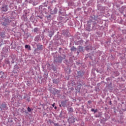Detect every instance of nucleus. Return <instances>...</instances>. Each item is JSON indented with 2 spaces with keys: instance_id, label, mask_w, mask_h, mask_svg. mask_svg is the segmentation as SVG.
Instances as JSON below:
<instances>
[{
  "instance_id": "obj_5",
  "label": "nucleus",
  "mask_w": 126,
  "mask_h": 126,
  "mask_svg": "<svg viewBox=\"0 0 126 126\" xmlns=\"http://www.w3.org/2000/svg\"><path fill=\"white\" fill-rule=\"evenodd\" d=\"M25 49H29V51H31V47L30 45H26L25 46Z\"/></svg>"
},
{
  "instance_id": "obj_8",
  "label": "nucleus",
  "mask_w": 126,
  "mask_h": 126,
  "mask_svg": "<svg viewBox=\"0 0 126 126\" xmlns=\"http://www.w3.org/2000/svg\"><path fill=\"white\" fill-rule=\"evenodd\" d=\"M50 33H49V36L50 38H52V36L54 35V32H50Z\"/></svg>"
},
{
  "instance_id": "obj_17",
  "label": "nucleus",
  "mask_w": 126,
  "mask_h": 126,
  "mask_svg": "<svg viewBox=\"0 0 126 126\" xmlns=\"http://www.w3.org/2000/svg\"><path fill=\"white\" fill-rule=\"evenodd\" d=\"M55 103H54L53 104H52V107H55Z\"/></svg>"
},
{
  "instance_id": "obj_7",
  "label": "nucleus",
  "mask_w": 126,
  "mask_h": 126,
  "mask_svg": "<svg viewBox=\"0 0 126 126\" xmlns=\"http://www.w3.org/2000/svg\"><path fill=\"white\" fill-rule=\"evenodd\" d=\"M70 50L72 52H75V51H76V48L74 47V46H73L71 48Z\"/></svg>"
},
{
  "instance_id": "obj_10",
  "label": "nucleus",
  "mask_w": 126,
  "mask_h": 126,
  "mask_svg": "<svg viewBox=\"0 0 126 126\" xmlns=\"http://www.w3.org/2000/svg\"><path fill=\"white\" fill-rule=\"evenodd\" d=\"M62 105L63 106V107H65V102H62Z\"/></svg>"
},
{
  "instance_id": "obj_12",
  "label": "nucleus",
  "mask_w": 126,
  "mask_h": 126,
  "mask_svg": "<svg viewBox=\"0 0 126 126\" xmlns=\"http://www.w3.org/2000/svg\"><path fill=\"white\" fill-rule=\"evenodd\" d=\"M0 36H1V37H4L5 34H4V33L3 32H1V33H0Z\"/></svg>"
},
{
  "instance_id": "obj_15",
  "label": "nucleus",
  "mask_w": 126,
  "mask_h": 126,
  "mask_svg": "<svg viewBox=\"0 0 126 126\" xmlns=\"http://www.w3.org/2000/svg\"><path fill=\"white\" fill-rule=\"evenodd\" d=\"M47 18H51V15L48 16Z\"/></svg>"
},
{
  "instance_id": "obj_14",
  "label": "nucleus",
  "mask_w": 126,
  "mask_h": 126,
  "mask_svg": "<svg viewBox=\"0 0 126 126\" xmlns=\"http://www.w3.org/2000/svg\"><path fill=\"white\" fill-rule=\"evenodd\" d=\"M54 126H60L59 125V123H56V124L55 123V124H54Z\"/></svg>"
},
{
  "instance_id": "obj_13",
  "label": "nucleus",
  "mask_w": 126,
  "mask_h": 126,
  "mask_svg": "<svg viewBox=\"0 0 126 126\" xmlns=\"http://www.w3.org/2000/svg\"><path fill=\"white\" fill-rule=\"evenodd\" d=\"M28 111H29V112H31V108H30V107H28Z\"/></svg>"
},
{
  "instance_id": "obj_4",
  "label": "nucleus",
  "mask_w": 126,
  "mask_h": 126,
  "mask_svg": "<svg viewBox=\"0 0 126 126\" xmlns=\"http://www.w3.org/2000/svg\"><path fill=\"white\" fill-rule=\"evenodd\" d=\"M70 123H75V119L73 117L69 119Z\"/></svg>"
},
{
  "instance_id": "obj_1",
  "label": "nucleus",
  "mask_w": 126,
  "mask_h": 126,
  "mask_svg": "<svg viewBox=\"0 0 126 126\" xmlns=\"http://www.w3.org/2000/svg\"><path fill=\"white\" fill-rule=\"evenodd\" d=\"M0 10H1V11L6 12V11L8 10V7L6 4L2 5V7L0 8Z\"/></svg>"
},
{
  "instance_id": "obj_18",
  "label": "nucleus",
  "mask_w": 126,
  "mask_h": 126,
  "mask_svg": "<svg viewBox=\"0 0 126 126\" xmlns=\"http://www.w3.org/2000/svg\"><path fill=\"white\" fill-rule=\"evenodd\" d=\"M96 112H97V109H96V110H95L94 111V114H95V113H96Z\"/></svg>"
},
{
  "instance_id": "obj_9",
  "label": "nucleus",
  "mask_w": 126,
  "mask_h": 126,
  "mask_svg": "<svg viewBox=\"0 0 126 126\" xmlns=\"http://www.w3.org/2000/svg\"><path fill=\"white\" fill-rule=\"evenodd\" d=\"M6 105L5 104H2L1 105V107H0V109L1 108H6Z\"/></svg>"
},
{
  "instance_id": "obj_3",
  "label": "nucleus",
  "mask_w": 126,
  "mask_h": 126,
  "mask_svg": "<svg viewBox=\"0 0 126 126\" xmlns=\"http://www.w3.org/2000/svg\"><path fill=\"white\" fill-rule=\"evenodd\" d=\"M57 63H62V62H63V57H62V56H59L57 58Z\"/></svg>"
},
{
  "instance_id": "obj_2",
  "label": "nucleus",
  "mask_w": 126,
  "mask_h": 126,
  "mask_svg": "<svg viewBox=\"0 0 126 126\" xmlns=\"http://www.w3.org/2000/svg\"><path fill=\"white\" fill-rule=\"evenodd\" d=\"M11 22V20L8 19H5L4 21V22L2 23V25L4 26H6V25H8L9 23Z\"/></svg>"
},
{
  "instance_id": "obj_22",
  "label": "nucleus",
  "mask_w": 126,
  "mask_h": 126,
  "mask_svg": "<svg viewBox=\"0 0 126 126\" xmlns=\"http://www.w3.org/2000/svg\"><path fill=\"white\" fill-rule=\"evenodd\" d=\"M55 109H57V107L56 106L55 107Z\"/></svg>"
},
{
  "instance_id": "obj_6",
  "label": "nucleus",
  "mask_w": 126,
  "mask_h": 126,
  "mask_svg": "<svg viewBox=\"0 0 126 126\" xmlns=\"http://www.w3.org/2000/svg\"><path fill=\"white\" fill-rule=\"evenodd\" d=\"M67 110L68 111V112H69L70 113H72V112H73V109L72 108V107H68L67 108Z\"/></svg>"
},
{
  "instance_id": "obj_19",
  "label": "nucleus",
  "mask_w": 126,
  "mask_h": 126,
  "mask_svg": "<svg viewBox=\"0 0 126 126\" xmlns=\"http://www.w3.org/2000/svg\"><path fill=\"white\" fill-rule=\"evenodd\" d=\"M54 11L55 13H57V10H56V9L54 10Z\"/></svg>"
},
{
  "instance_id": "obj_16",
  "label": "nucleus",
  "mask_w": 126,
  "mask_h": 126,
  "mask_svg": "<svg viewBox=\"0 0 126 126\" xmlns=\"http://www.w3.org/2000/svg\"><path fill=\"white\" fill-rule=\"evenodd\" d=\"M91 111H92V112H94V111H95V110L93 108L91 109Z\"/></svg>"
},
{
  "instance_id": "obj_20",
  "label": "nucleus",
  "mask_w": 126,
  "mask_h": 126,
  "mask_svg": "<svg viewBox=\"0 0 126 126\" xmlns=\"http://www.w3.org/2000/svg\"><path fill=\"white\" fill-rule=\"evenodd\" d=\"M53 83H57L56 82H55V80H53Z\"/></svg>"
},
{
  "instance_id": "obj_11",
  "label": "nucleus",
  "mask_w": 126,
  "mask_h": 126,
  "mask_svg": "<svg viewBox=\"0 0 126 126\" xmlns=\"http://www.w3.org/2000/svg\"><path fill=\"white\" fill-rule=\"evenodd\" d=\"M34 32H36L37 33V32H38V28H35L33 30Z\"/></svg>"
},
{
  "instance_id": "obj_21",
  "label": "nucleus",
  "mask_w": 126,
  "mask_h": 126,
  "mask_svg": "<svg viewBox=\"0 0 126 126\" xmlns=\"http://www.w3.org/2000/svg\"><path fill=\"white\" fill-rule=\"evenodd\" d=\"M60 107H62V105L61 104L60 105Z\"/></svg>"
}]
</instances>
